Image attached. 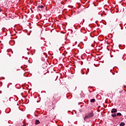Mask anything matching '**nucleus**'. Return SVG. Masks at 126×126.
I'll list each match as a JSON object with an SVG mask.
<instances>
[{
    "instance_id": "nucleus-1",
    "label": "nucleus",
    "mask_w": 126,
    "mask_h": 126,
    "mask_svg": "<svg viewBox=\"0 0 126 126\" xmlns=\"http://www.w3.org/2000/svg\"><path fill=\"white\" fill-rule=\"evenodd\" d=\"M94 116V113H93V112H91L90 113L88 114V115L85 116L84 117V120H87V119H89V118H92Z\"/></svg>"
},
{
    "instance_id": "nucleus-2",
    "label": "nucleus",
    "mask_w": 126,
    "mask_h": 126,
    "mask_svg": "<svg viewBox=\"0 0 126 126\" xmlns=\"http://www.w3.org/2000/svg\"><path fill=\"white\" fill-rule=\"evenodd\" d=\"M58 94H56L54 95V96L53 97L54 100L56 99L57 100V101H59V100H60V99H61V97L60 96L58 97Z\"/></svg>"
},
{
    "instance_id": "nucleus-11",
    "label": "nucleus",
    "mask_w": 126,
    "mask_h": 126,
    "mask_svg": "<svg viewBox=\"0 0 126 126\" xmlns=\"http://www.w3.org/2000/svg\"><path fill=\"white\" fill-rule=\"evenodd\" d=\"M0 11H1V9H0Z\"/></svg>"
},
{
    "instance_id": "nucleus-6",
    "label": "nucleus",
    "mask_w": 126,
    "mask_h": 126,
    "mask_svg": "<svg viewBox=\"0 0 126 126\" xmlns=\"http://www.w3.org/2000/svg\"><path fill=\"white\" fill-rule=\"evenodd\" d=\"M125 123L124 122H121V124H120V126H124Z\"/></svg>"
},
{
    "instance_id": "nucleus-10",
    "label": "nucleus",
    "mask_w": 126,
    "mask_h": 126,
    "mask_svg": "<svg viewBox=\"0 0 126 126\" xmlns=\"http://www.w3.org/2000/svg\"><path fill=\"white\" fill-rule=\"evenodd\" d=\"M22 126H26V125H23Z\"/></svg>"
},
{
    "instance_id": "nucleus-9",
    "label": "nucleus",
    "mask_w": 126,
    "mask_h": 126,
    "mask_svg": "<svg viewBox=\"0 0 126 126\" xmlns=\"http://www.w3.org/2000/svg\"><path fill=\"white\" fill-rule=\"evenodd\" d=\"M122 115V113H117V116H121Z\"/></svg>"
},
{
    "instance_id": "nucleus-7",
    "label": "nucleus",
    "mask_w": 126,
    "mask_h": 126,
    "mask_svg": "<svg viewBox=\"0 0 126 126\" xmlns=\"http://www.w3.org/2000/svg\"><path fill=\"white\" fill-rule=\"evenodd\" d=\"M91 103H93V102H95V99L93 98V99H91Z\"/></svg>"
},
{
    "instance_id": "nucleus-8",
    "label": "nucleus",
    "mask_w": 126,
    "mask_h": 126,
    "mask_svg": "<svg viewBox=\"0 0 126 126\" xmlns=\"http://www.w3.org/2000/svg\"><path fill=\"white\" fill-rule=\"evenodd\" d=\"M111 116H112V117H113V118H115V117H116L117 114H116V113H115L114 114H112Z\"/></svg>"
},
{
    "instance_id": "nucleus-3",
    "label": "nucleus",
    "mask_w": 126,
    "mask_h": 126,
    "mask_svg": "<svg viewBox=\"0 0 126 126\" xmlns=\"http://www.w3.org/2000/svg\"><path fill=\"white\" fill-rule=\"evenodd\" d=\"M44 6L43 5H39L37 7V8L39 11H41L42 10V8H43Z\"/></svg>"
},
{
    "instance_id": "nucleus-12",
    "label": "nucleus",
    "mask_w": 126,
    "mask_h": 126,
    "mask_svg": "<svg viewBox=\"0 0 126 126\" xmlns=\"http://www.w3.org/2000/svg\"><path fill=\"white\" fill-rule=\"evenodd\" d=\"M88 71H89V68H88Z\"/></svg>"
},
{
    "instance_id": "nucleus-4",
    "label": "nucleus",
    "mask_w": 126,
    "mask_h": 126,
    "mask_svg": "<svg viewBox=\"0 0 126 126\" xmlns=\"http://www.w3.org/2000/svg\"><path fill=\"white\" fill-rule=\"evenodd\" d=\"M118 112V110L117 109L113 108L111 110V113H117Z\"/></svg>"
},
{
    "instance_id": "nucleus-5",
    "label": "nucleus",
    "mask_w": 126,
    "mask_h": 126,
    "mask_svg": "<svg viewBox=\"0 0 126 126\" xmlns=\"http://www.w3.org/2000/svg\"><path fill=\"white\" fill-rule=\"evenodd\" d=\"M35 124L36 125H39V124H40V121H39V120H36Z\"/></svg>"
}]
</instances>
